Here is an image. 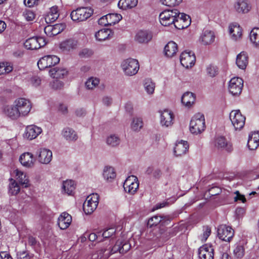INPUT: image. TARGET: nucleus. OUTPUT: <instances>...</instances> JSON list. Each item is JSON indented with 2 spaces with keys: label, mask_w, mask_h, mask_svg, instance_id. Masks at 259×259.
<instances>
[{
  "label": "nucleus",
  "mask_w": 259,
  "mask_h": 259,
  "mask_svg": "<svg viewBox=\"0 0 259 259\" xmlns=\"http://www.w3.org/2000/svg\"><path fill=\"white\" fill-rule=\"evenodd\" d=\"M32 108L30 101L24 98L16 99L12 105H7L4 108V113L12 119L27 116Z\"/></svg>",
  "instance_id": "1"
},
{
  "label": "nucleus",
  "mask_w": 259,
  "mask_h": 259,
  "mask_svg": "<svg viewBox=\"0 0 259 259\" xmlns=\"http://www.w3.org/2000/svg\"><path fill=\"white\" fill-rule=\"evenodd\" d=\"M205 127L204 115L200 113L196 114L192 118L190 123V130L192 134H199Z\"/></svg>",
  "instance_id": "2"
},
{
  "label": "nucleus",
  "mask_w": 259,
  "mask_h": 259,
  "mask_svg": "<svg viewBox=\"0 0 259 259\" xmlns=\"http://www.w3.org/2000/svg\"><path fill=\"white\" fill-rule=\"evenodd\" d=\"M121 67L125 75L131 76L138 73L140 65L137 60L129 58L122 62Z\"/></svg>",
  "instance_id": "3"
},
{
  "label": "nucleus",
  "mask_w": 259,
  "mask_h": 259,
  "mask_svg": "<svg viewBox=\"0 0 259 259\" xmlns=\"http://www.w3.org/2000/svg\"><path fill=\"white\" fill-rule=\"evenodd\" d=\"M93 11L88 7H82L73 10L70 14L71 19L73 21H83L90 17Z\"/></svg>",
  "instance_id": "4"
},
{
  "label": "nucleus",
  "mask_w": 259,
  "mask_h": 259,
  "mask_svg": "<svg viewBox=\"0 0 259 259\" xmlns=\"http://www.w3.org/2000/svg\"><path fill=\"white\" fill-rule=\"evenodd\" d=\"M178 14L179 11L177 9L165 10L159 15L160 22L165 26L174 25Z\"/></svg>",
  "instance_id": "5"
},
{
  "label": "nucleus",
  "mask_w": 259,
  "mask_h": 259,
  "mask_svg": "<svg viewBox=\"0 0 259 259\" xmlns=\"http://www.w3.org/2000/svg\"><path fill=\"white\" fill-rule=\"evenodd\" d=\"M99 196L97 193L89 195L83 204V209L85 214L92 213L97 208Z\"/></svg>",
  "instance_id": "6"
},
{
  "label": "nucleus",
  "mask_w": 259,
  "mask_h": 259,
  "mask_svg": "<svg viewBox=\"0 0 259 259\" xmlns=\"http://www.w3.org/2000/svg\"><path fill=\"white\" fill-rule=\"evenodd\" d=\"M230 119L235 130H241L245 124V117L239 110L232 111L230 114Z\"/></svg>",
  "instance_id": "7"
},
{
  "label": "nucleus",
  "mask_w": 259,
  "mask_h": 259,
  "mask_svg": "<svg viewBox=\"0 0 259 259\" xmlns=\"http://www.w3.org/2000/svg\"><path fill=\"white\" fill-rule=\"evenodd\" d=\"M60 59L55 55H47L41 57L37 62L40 70L55 66L59 62Z\"/></svg>",
  "instance_id": "8"
},
{
  "label": "nucleus",
  "mask_w": 259,
  "mask_h": 259,
  "mask_svg": "<svg viewBox=\"0 0 259 259\" xmlns=\"http://www.w3.org/2000/svg\"><path fill=\"white\" fill-rule=\"evenodd\" d=\"M139 186L138 178L135 176H129L123 183L125 192L131 195H133L137 192Z\"/></svg>",
  "instance_id": "9"
},
{
  "label": "nucleus",
  "mask_w": 259,
  "mask_h": 259,
  "mask_svg": "<svg viewBox=\"0 0 259 259\" xmlns=\"http://www.w3.org/2000/svg\"><path fill=\"white\" fill-rule=\"evenodd\" d=\"M46 44V39L42 37H32L27 39L24 45L28 50H36L45 46Z\"/></svg>",
  "instance_id": "10"
},
{
  "label": "nucleus",
  "mask_w": 259,
  "mask_h": 259,
  "mask_svg": "<svg viewBox=\"0 0 259 259\" xmlns=\"http://www.w3.org/2000/svg\"><path fill=\"white\" fill-rule=\"evenodd\" d=\"M180 60L183 67L189 68L195 64L196 58L193 52L185 51L181 53Z\"/></svg>",
  "instance_id": "11"
},
{
  "label": "nucleus",
  "mask_w": 259,
  "mask_h": 259,
  "mask_svg": "<svg viewBox=\"0 0 259 259\" xmlns=\"http://www.w3.org/2000/svg\"><path fill=\"white\" fill-rule=\"evenodd\" d=\"M243 85V80L239 77H233L229 81L228 89L233 96L240 95Z\"/></svg>",
  "instance_id": "12"
},
{
  "label": "nucleus",
  "mask_w": 259,
  "mask_h": 259,
  "mask_svg": "<svg viewBox=\"0 0 259 259\" xmlns=\"http://www.w3.org/2000/svg\"><path fill=\"white\" fill-rule=\"evenodd\" d=\"M250 9V5L247 0H236L232 7L233 11L238 14H246Z\"/></svg>",
  "instance_id": "13"
},
{
  "label": "nucleus",
  "mask_w": 259,
  "mask_h": 259,
  "mask_svg": "<svg viewBox=\"0 0 259 259\" xmlns=\"http://www.w3.org/2000/svg\"><path fill=\"white\" fill-rule=\"evenodd\" d=\"M218 236L221 240L230 242L234 236V231L231 227L222 225L218 228Z\"/></svg>",
  "instance_id": "14"
},
{
  "label": "nucleus",
  "mask_w": 259,
  "mask_h": 259,
  "mask_svg": "<svg viewBox=\"0 0 259 259\" xmlns=\"http://www.w3.org/2000/svg\"><path fill=\"white\" fill-rule=\"evenodd\" d=\"M176 20L174 26L178 29H183L188 27L191 24L190 16L184 13H181L179 11V14L177 15Z\"/></svg>",
  "instance_id": "15"
},
{
  "label": "nucleus",
  "mask_w": 259,
  "mask_h": 259,
  "mask_svg": "<svg viewBox=\"0 0 259 259\" xmlns=\"http://www.w3.org/2000/svg\"><path fill=\"white\" fill-rule=\"evenodd\" d=\"M42 132L41 127L35 125H30L26 127L24 137L29 140H32L37 138Z\"/></svg>",
  "instance_id": "16"
},
{
  "label": "nucleus",
  "mask_w": 259,
  "mask_h": 259,
  "mask_svg": "<svg viewBox=\"0 0 259 259\" xmlns=\"http://www.w3.org/2000/svg\"><path fill=\"white\" fill-rule=\"evenodd\" d=\"M214 33L210 30H206L202 32L200 35L199 41L204 46H207L212 44L215 39Z\"/></svg>",
  "instance_id": "17"
},
{
  "label": "nucleus",
  "mask_w": 259,
  "mask_h": 259,
  "mask_svg": "<svg viewBox=\"0 0 259 259\" xmlns=\"http://www.w3.org/2000/svg\"><path fill=\"white\" fill-rule=\"evenodd\" d=\"M160 123L162 126L168 127L173 123L174 118L172 112L167 109H165L160 111Z\"/></svg>",
  "instance_id": "18"
},
{
  "label": "nucleus",
  "mask_w": 259,
  "mask_h": 259,
  "mask_svg": "<svg viewBox=\"0 0 259 259\" xmlns=\"http://www.w3.org/2000/svg\"><path fill=\"white\" fill-rule=\"evenodd\" d=\"M213 250L211 245H203L198 250L199 257L200 259H213Z\"/></svg>",
  "instance_id": "19"
},
{
  "label": "nucleus",
  "mask_w": 259,
  "mask_h": 259,
  "mask_svg": "<svg viewBox=\"0 0 259 259\" xmlns=\"http://www.w3.org/2000/svg\"><path fill=\"white\" fill-rule=\"evenodd\" d=\"M35 160L33 155L30 152H25L21 154L19 157V161L21 164L23 166L28 168L33 167Z\"/></svg>",
  "instance_id": "20"
},
{
  "label": "nucleus",
  "mask_w": 259,
  "mask_h": 259,
  "mask_svg": "<svg viewBox=\"0 0 259 259\" xmlns=\"http://www.w3.org/2000/svg\"><path fill=\"white\" fill-rule=\"evenodd\" d=\"M214 144L218 149H223L228 152H231L233 150L231 143L223 136L217 137L214 140Z\"/></svg>",
  "instance_id": "21"
},
{
  "label": "nucleus",
  "mask_w": 259,
  "mask_h": 259,
  "mask_svg": "<svg viewBox=\"0 0 259 259\" xmlns=\"http://www.w3.org/2000/svg\"><path fill=\"white\" fill-rule=\"evenodd\" d=\"M65 27L63 24H56L54 25H48L44 28L45 33L50 37L56 35L61 33Z\"/></svg>",
  "instance_id": "22"
},
{
  "label": "nucleus",
  "mask_w": 259,
  "mask_h": 259,
  "mask_svg": "<svg viewBox=\"0 0 259 259\" xmlns=\"http://www.w3.org/2000/svg\"><path fill=\"white\" fill-rule=\"evenodd\" d=\"M71 222V216L68 213L64 212L58 219V225L61 230H65L69 227Z\"/></svg>",
  "instance_id": "23"
},
{
  "label": "nucleus",
  "mask_w": 259,
  "mask_h": 259,
  "mask_svg": "<svg viewBox=\"0 0 259 259\" xmlns=\"http://www.w3.org/2000/svg\"><path fill=\"white\" fill-rule=\"evenodd\" d=\"M52 159V152L51 150L41 148L39 150L38 159L39 162L43 164H48Z\"/></svg>",
  "instance_id": "24"
},
{
  "label": "nucleus",
  "mask_w": 259,
  "mask_h": 259,
  "mask_svg": "<svg viewBox=\"0 0 259 259\" xmlns=\"http://www.w3.org/2000/svg\"><path fill=\"white\" fill-rule=\"evenodd\" d=\"M152 38L150 32L146 30H140L135 35V40L140 44H146L150 41Z\"/></svg>",
  "instance_id": "25"
},
{
  "label": "nucleus",
  "mask_w": 259,
  "mask_h": 259,
  "mask_svg": "<svg viewBox=\"0 0 259 259\" xmlns=\"http://www.w3.org/2000/svg\"><path fill=\"white\" fill-rule=\"evenodd\" d=\"M13 174L15 175L16 180L22 186L25 188H27L29 186L28 177L24 172L16 169L13 171Z\"/></svg>",
  "instance_id": "26"
},
{
  "label": "nucleus",
  "mask_w": 259,
  "mask_h": 259,
  "mask_svg": "<svg viewBox=\"0 0 259 259\" xmlns=\"http://www.w3.org/2000/svg\"><path fill=\"white\" fill-rule=\"evenodd\" d=\"M189 145L187 141H181L176 144L174 154L176 156H181L188 150Z\"/></svg>",
  "instance_id": "27"
},
{
  "label": "nucleus",
  "mask_w": 259,
  "mask_h": 259,
  "mask_svg": "<svg viewBox=\"0 0 259 259\" xmlns=\"http://www.w3.org/2000/svg\"><path fill=\"white\" fill-rule=\"evenodd\" d=\"M229 33L234 40H237L242 36V29L237 23H232L229 27Z\"/></svg>",
  "instance_id": "28"
},
{
  "label": "nucleus",
  "mask_w": 259,
  "mask_h": 259,
  "mask_svg": "<svg viewBox=\"0 0 259 259\" xmlns=\"http://www.w3.org/2000/svg\"><path fill=\"white\" fill-rule=\"evenodd\" d=\"M62 135L64 138L69 142L75 141L78 139V136L75 131L68 127L63 128Z\"/></svg>",
  "instance_id": "29"
},
{
  "label": "nucleus",
  "mask_w": 259,
  "mask_h": 259,
  "mask_svg": "<svg viewBox=\"0 0 259 259\" xmlns=\"http://www.w3.org/2000/svg\"><path fill=\"white\" fill-rule=\"evenodd\" d=\"M247 145L251 150L256 149L259 146V133L254 132L249 135Z\"/></svg>",
  "instance_id": "30"
},
{
  "label": "nucleus",
  "mask_w": 259,
  "mask_h": 259,
  "mask_svg": "<svg viewBox=\"0 0 259 259\" xmlns=\"http://www.w3.org/2000/svg\"><path fill=\"white\" fill-rule=\"evenodd\" d=\"M248 63V57L246 53L242 52L237 56L236 63L237 66L245 69Z\"/></svg>",
  "instance_id": "31"
},
{
  "label": "nucleus",
  "mask_w": 259,
  "mask_h": 259,
  "mask_svg": "<svg viewBox=\"0 0 259 259\" xmlns=\"http://www.w3.org/2000/svg\"><path fill=\"white\" fill-rule=\"evenodd\" d=\"M130 247L131 245L128 242H122L118 240L113 246L112 251L114 252L118 251L120 253H124L130 249Z\"/></svg>",
  "instance_id": "32"
},
{
  "label": "nucleus",
  "mask_w": 259,
  "mask_h": 259,
  "mask_svg": "<svg viewBox=\"0 0 259 259\" xmlns=\"http://www.w3.org/2000/svg\"><path fill=\"white\" fill-rule=\"evenodd\" d=\"M113 32L109 29H103L95 33V37L99 41H103L112 37Z\"/></svg>",
  "instance_id": "33"
},
{
  "label": "nucleus",
  "mask_w": 259,
  "mask_h": 259,
  "mask_svg": "<svg viewBox=\"0 0 259 259\" xmlns=\"http://www.w3.org/2000/svg\"><path fill=\"white\" fill-rule=\"evenodd\" d=\"M164 51L167 57H173L178 51L177 44L173 41H169L165 46Z\"/></svg>",
  "instance_id": "34"
},
{
  "label": "nucleus",
  "mask_w": 259,
  "mask_h": 259,
  "mask_svg": "<svg viewBox=\"0 0 259 259\" xmlns=\"http://www.w3.org/2000/svg\"><path fill=\"white\" fill-rule=\"evenodd\" d=\"M67 72L66 69L57 68H52L49 71L50 76L56 79L64 77L67 74Z\"/></svg>",
  "instance_id": "35"
},
{
  "label": "nucleus",
  "mask_w": 259,
  "mask_h": 259,
  "mask_svg": "<svg viewBox=\"0 0 259 259\" xmlns=\"http://www.w3.org/2000/svg\"><path fill=\"white\" fill-rule=\"evenodd\" d=\"M103 176L107 181L111 182L116 177V172L113 167L106 166L104 169Z\"/></svg>",
  "instance_id": "36"
},
{
  "label": "nucleus",
  "mask_w": 259,
  "mask_h": 259,
  "mask_svg": "<svg viewBox=\"0 0 259 259\" xmlns=\"http://www.w3.org/2000/svg\"><path fill=\"white\" fill-rule=\"evenodd\" d=\"M249 37L253 46L259 48V28H253L250 32Z\"/></svg>",
  "instance_id": "37"
},
{
  "label": "nucleus",
  "mask_w": 259,
  "mask_h": 259,
  "mask_svg": "<svg viewBox=\"0 0 259 259\" xmlns=\"http://www.w3.org/2000/svg\"><path fill=\"white\" fill-rule=\"evenodd\" d=\"M194 95L191 92H186L182 97V103L187 107L191 106L195 102Z\"/></svg>",
  "instance_id": "38"
},
{
  "label": "nucleus",
  "mask_w": 259,
  "mask_h": 259,
  "mask_svg": "<svg viewBox=\"0 0 259 259\" xmlns=\"http://www.w3.org/2000/svg\"><path fill=\"white\" fill-rule=\"evenodd\" d=\"M137 4L138 0H120L118 6L121 9L126 10L136 7Z\"/></svg>",
  "instance_id": "39"
},
{
  "label": "nucleus",
  "mask_w": 259,
  "mask_h": 259,
  "mask_svg": "<svg viewBox=\"0 0 259 259\" xmlns=\"http://www.w3.org/2000/svg\"><path fill=\"white\" fill-rule=\"evenodd\" d=\"M120 143V138L115 134H111L107 136L106 139V143L111 147H116L119 145Z\"/></svg>",
  "instance_id": "40"
},
{
  "label": "nucleus",
  "mask_w": 259,
  "mask_h": 259,
  "mask_svg": "<svg viewBox=\"0 0 259 259\" xmlns=\"http://www.w3.org/2000/svg\"><path fill=\"white\" fill-rule=\"evenodd\" d=\"M75 184L72 180H67L64 181L62 184V189L64 193L69 195L73 194L75 190Z\"/></svg>",
  "instance_id": "41"
},
{
  "label": "nucleus",
  "mask_w": 259,
  "mask_h": 259,
  "mask_svg": "<svg viewBox=\"0 0 259 259\" xmlns=\"http://www.w3.org/2000/svg\"><path fill=\"white\" fill-rule=\"evenodd\" d=\"M76 46V41L73 39H68L62 42L60 44V48L63 51H69L75 48Z\"/></svg>",
  "instance_id": "42"
},
{
  "label": "nucleus",
  "mask_w": 259,
  "mask_h": 259,
  "mask_svg": "<svg viewBox=\"0 0 259 259\" xmlns=\"http://www.w3.org/2000/svg\"><path fill=\"white\" fill-rule=\"evenodd\" d=\"M143 126L142 119L140 117H134L132 121L131 127L133 131H139Z\"/></svg>",
  "instance_id": "43"
},
{
  "label": "nucleus",
  "mask_w": 259,
  "mask_h": 259,
  "mask_svg": "<svg viewBox=\"0 0 259 259\" xmlns=\"http://www.w3.org/2000/svg\"><path fill=\"white\" fill-rule=\"evenodd\" d=\"M58 17L59 14L57 7H53L51 8L50 12L46 18V22H48V21L50 22H54L58 19Z\"/></svg>",
  "instance_id": "44"
},
{
  "label": "nucleus",
  "mask_w": 259,
  "mask_h": 259,
  "mask_svg": "<svg viewBox=\"0 0 259 259\" xmlns=\"http://www.w3.org/2000/svg\"><path fill=\"white\" fill-rule=\"evenodd\" d=\"M10 181L9 193L12 195H16L20 192V187L15 180L11 179Z\"/></svg>",
  "instance_id": "45"
},
{
  "label": "nucleus",
  "mask_w": 259,
  "mask_h": 259,
  "mask_svg": "<svg viewBox=\"0 0 259 259\" xmlns=\"http://www.w3.org/2000/svg\"><path fill=\"white\" fill-rule=\"evenodd\" d=\"M100 80L98 78L92 77L89 78L85 82V85L88 90H93L99 84Z\"/></svg>",
  "instance_id": "46"
},
{
  "label": "nucleus",
  "mask_w": 259,
  "mask_h": 259,
  "mask_svg": "<svg viewBox=\"0 0 259 259\" xmlns=\"http://www.w3.org/2000/svg\"><path fill=\"white\" fill-rule=\"evenodd\" d=\"M145 90L149 95H152L155 90V84L150 79H147L145 80L144 83Z\"/></svg>",
  "instance_id": "47"
},
{
  "label": "nucleus",
  "mask_w": 259,
  "mask_h": 259,
  "mask_svg": "<svg viewBox=\"0 0 259 259\" xmlns=\"http://www.w3.org/2000/svg\"><path fill=\"white\" fill-rule=\"evenodd\" d=\"M13 69L12 64L10 62L0 63V75L11 72Z\"/></svg>",
  "instance_id": "48"
},
{
  "label": "nucleus",
  "mask_w": 259,
  "mask_h": 259,
  "mask_svg": "<svg viewBox=\"0 0 259 259\" xmlns=\"http://www.w3.org/2000/svg\"><path fill=\"white\" fill-rule=\"evenodd\" d=\"M163 217L160 215H154L148 220L147 226L150 228L162 223Z\"/></svg>",
  "instance_id": "49"
},
{
  "label": "nucleus",
  "mask_w": 259,
  "mask_h": 259,
  "mask_svg": "<svg viewBox=\"0 0 259 259\" xmlns=\"http://www.w3.org/2000/svg\"><path fill=\"white\" fill-rule=\"evenodd\" d=\"M107 15L109 25L118 23L122 19L121 15L118 14H109Z\"/></svg>",
  "instance_id": "50"
},
{
  "label": "nucleus",
  "mask_w": 259,
  "mask_h": 259,
  "mask_svg": "<svg viewBox=\"0 0 259 259\" xmlns=\"http://www.w3.org/2000/svg\"><path fill=\"white\" fill-rule=\"evenodd\" d=\"M22 16L26 21L30 22L34 20L36 15L33 11L26 9L23 11Z\"/></svg>",
  "instance_id": "51"
},
{
  "label": "nucleus",
  "mask_w": 259,
  "mask_h": 259,
  "mask_svg": "<svg viewBox=\"0 0 259 259\" xmlns=\"http://www.w3.org/2000/svg\"><path fill=\"white\" fill-rule=\"evenodd\" d=\"M234 254L237 258H241L245 254V248L243 245L238 244L234 249Z\"/></svg>",
  "instance_id": "52"
},
{
  "label": "nucleus",
  "mask_w": 259,
  "mask_h": 259,
  "mask_svg": "<svg viewBox=\"0 0 259 259\" xmlns=\"http://www.w3.org/2000/svg\"><path fill=\"white\" fill-rule=\"evenodd\" d=\"M160 239L162 241H165L170 237L174 236V234L172 233V231L170 229H166L165 231L163 229H161L160 230Z\"/></svg>",
  "instance_id": "53"
},
{
  "label": "nucleus",
  "mask_w": 259,
  "mask_h": 259,
  "mask_svg": "<svg viewBox=\"0 0 259 259\" xmlns=\"http://www.w3.org/2000/svg\"><path fill=\"white\" fill-rule=\"evenodd\" d=\"M162 5L168 7H175L179 5L182 2V0H161Z\"/></svg>",
  "instance_id": "54"
},
{
  "label": "nucleus",
  "mask_w": 259,
  "mask_h": 259,
  "mask_svg": "<svg viewBox=\"0 0 259 259\" xmlns=\"http://www.w3.org/2000/svg\"><path fill=\"white\" fill-rule=\"evenodd\" d=\"M207 74L210 77L215 76L218 73L217 67L214 66L209 65L206 69Z\"/></svg>",
  "instance_id": "55"
},
{
  "label": "nucleus",
  "mask_w": 259,
  "mask_h": 259,
  "mask_svg": "<svg viewBox=\"0 0 259 259\" xmlns=\"http://www.w3.org/2000/svg\"><path fill=\"white\" fill-rule=\"evenodd\" d=\"M115 229L114 228H109L106 229L102 234V236L105 238L112 237L115 233Z\"/></svg>",
  "instance_id": "56"
},
{
  "label": "nucleus",
  "mask_w": 259,
  "mask_h": 259,
  "mask_svg": "<svg viewBox=\"0 0 259 259\" xmlns=\"http://www.w3.org/2000/svg\"><path fill=\"white\" fill-rule=\"evenodd\" d=\"M33 255L27 251L18 252L17 256L19 259H31Z\"/></svg>",
  "instance_id": "57"
},
{
  "label": "nucleus",
  "mask_w": 259,
  "mask_h": 259,
  "mask_svg": "<svg viewBox=\"0 0 259 259\" xmlns=\"http://www.w3.org/2000/svg\"><path fill=\"white\" fill-rule=\"evenodd\" d=\"M51 88L55 90L60 89L63 86V83L62 81L58 80L57 79H54L50 83Z\"/></svg>",
  "instance_id": "58"
},
{
  "label": "nucleus",
  "mask_w": 259,
  "mask_h": 259,
  "mask_svg": "<svg viewBox=\"0 0 259 259\" xmlns=\"http://www.w3.org/2000/svg\"><path fill=\"white\" fill-rule=\"evenodd\" d=\"M211 233V229L208 226L203 227V233L202 235V238L201 240L202 241H205L208 237L209 236Z\"/></svg>",
  "instance_id": "59"
},
{
  "label": "nucleus",
  "mask_w": 259,
  "mask_h": 259,
  "mask_svg": "<svg viewBox=\"0 0 259 259\" xmlns=\"http://www.w3.org/2000/svg\"><path fill=\"white\" fill-rule=\"evenodd\" d=\"M107 15L104 16L98 20V24L102 26L109 25L108 21Z\"/></svg>",
  "instance_id": "60"
},
{
  "label": "nucleus",
  "mask_w": 259,
  "mask_h": 259,
  "mask_svg": "<svg viewBox=\"0 0 259 259\" xmlns=\"http://www.w3.org/2000/svg\"><path fill=\"white\" fill-rule=\"evenodd\" d=\"M31 83L33 86L37 87L41 83V79L38 76H33L31 79Z\"/></svg>",
  "instance_id": "61"
},
{
  "label": "nucleus",
  "mask_w": 259,
  "mask_h": 259,
  "mask_svg": "<svg viewBox=\"0 0 259 259\" xmlns=\"http://www.w3.org/2000/svg\"><path fill=\"white\" fill-rule=\"evenodd\" d=\"M112 98L110 97L105 96L102 98V103L105 106H110L112 104Z\"/></svg>",
  "instance_id": "62"
},
{
  "label": "nucleus",
  "mask_w": 259,
  "mask_h": 259,
  "mask_svg": "<svg viewBox=\"0 0 259 259\" xmlns=\"http://www.w3.org/2000/svg\"><path fill=\"white\" fill-rule=\"evenodd\" d=\"M38 0H24L25 5L28 7H31L37 4Z\"/></svg>",
  "instance_id": "63"
},
{
  "label": "nucleus",
  "mask_w": 259,
  "mask_h": 259,
  "mask_svg": "<svg viewBox=\"0 0 259 259\" xmlns=\"http://www.w3.org/2000/svg\"><path fill=\"white\" fill-rule=\"evenodd\" d=\"M38 0H24L25 5L28 7H31L37 4Z\"/></svg>",
  "instance_id": "64"
}]
</instances>
